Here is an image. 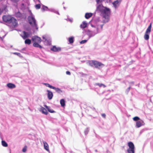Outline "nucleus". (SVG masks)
<instances>
[{
  "label": "nucleus",
  "instance_id": "44",
  "mask_svg": "<svg viewBox=\"0 0 153 153\" xmlns=\"http://www.w3.org/2000/svg\"><path fill=\"white\" fill-rule=\"evenodd\" d=\"M102 115V117L104 118H105V117H106V115L105 114H101Z\"/></svg>",
  "mask_w": 153,
  "mask_h": 153
},
{
  "label": "nucleus",
  "instance_id": "47",
  "mask_svg": "<svg viewBox=\"0 0 153 153\" xmlns=\"http://www.w3.org/2000/svg\"><path fill=\"white\" fill-rule=\"evenodd\" d=\"M67 20H68L69 21H70V22H72V19H70L69 18H68V19H67Z\"/></svg>",
  "mask_w": 153,
  "mask_h": 153
},
{
  "label": "nucleus",
  "instance_id": "41",
  "mask_svg": "<svg viewBox=\"0 0 153 153\" xmlns=\"http://www.w3.org/2000/svg\"><path fill=\"white\" fill-rule=\"evenodd\" d=\"M10 1L13 3H16L19 0H10Z\"/></svg>",
  "mask_w": 153,
  "mask_h": 153
},
{
  "label": "nucleus",
  "instance_id": "36",
  "mask_svg": "<svg viewBox=\"0 0 153 153\" xmlns=\"http://www.w3.org/2000/svg\"><path fill=\"white\" fill-rule=\"evenodd\" d=\"M45 84L46 85V86L47 87H48L51 88L53 89L54 88V87L53 86L51 85H50L48 83H45Z\"/></svg>",
  "mask_w": 153,
  "mask_h": 153
},
{
  "label": "nucleus",
  "instance_id": "24",
  "mask_svg": "<svg viewBox=\"0 0 153 153\" xmlns=\"http://www.w3.org/2000/svg\"><path fill=\"white\" fill-rule=\"evenodd\" d=\"M68 41L70 44L73 43L74 41V37L73 36H71L68 38Z\"/></svg>",
  "mask_w": 153,
  "mask_h": 153
},
{
  "label": "nucleus",
  "instance_id": "37",
  "mask_svg": "<svg viewBox=\"0 0 153 153\" xmlns=\"http://www.w3.org/2000/svg\"><path fill=\"white\" fill-rule=\"evenodd\" d=\"M131 85H130V86L127 89H126L125 91V93L126 94H128V92H129L130 89L131 88Z\"/></svg>",
  "mask_w": 153,
  "mask_h": 153
},
{
  "label": "nucleus",
  "instance_id": "10",
  "mask_svg": "<svg viewBox=\"0 0 153 153\" xmlns=\"http://www.w3.org/2000/svg\"><path fill=\"white\" fill-rule=\"evenodd\" d=\"M51 50L54 52H59L61 51V49L60 47H56L55 46H54L51 48Z\"/></svg>",
  "mask_w": 153,
  "mask_h": 153
},
{
  "label": "nucleus",
  "instance_id": "13",
  "mask_svg": "<svg viewBox=\"0 0 153 153\" xmlns=\"http://www.w3.org/2000/svg\"><path fill=\"white\" fill-rule=\"evenodd\" d=\"M120 3V2L116 0L113 2L112 4L114 7L116 9L119 6Z\"/></svg>",
  "mask_w": 153,
  "mask_h": 153
},
{
  "label": "nucleus",
  "instance_id": "21",
  "mask_svg": "<svg viewBox=\"0 0 153 153\" xmlns=\"http://www.w3.org/2000/svg\"><path fill=\"white\" fill-rule=\"evenodd\" d=\"M33 45L34 47L36 48H39L40 49L42 48V47L41 45H39L38 43L36 42H34L33 44Z\"/></svg>",
  "mask_w": 153,
  "mask_h": 153
},
{
  "label": "nucleus",
  "instance_id": "48",
  "mask_svg": "<svg viewBox=\"0 0 153 153\" xmlns=\"http://www.w3.org/2000/svg\"><path fill=\"white\" fill-rule=\"evenodd\" d=\"M25 6V4H24L23 3H22L21 4V7H24Z\"/></svg>",
  "mask_w": 153,
  "mask_h": 153
},
{
  "label": "nucleus",
  "instance_id": "9",
  "mask_svg": "<svg viewBox=\"0 0 153 153\" xmlns=\"http://www.w3.org/2000/svg\"><path fill=\"white\" fill-rule=\"evenodd\" d=\"M32 40L33 41H36L39 43H40L42 41L41 38L36 36L33 37Z\"/></svg>",
  "mask_w": 153,
  "mask_h": 153
},
{
  "label": "nucleus",
  "instance_id": "17",
  "mask_svg": "<svg viewBox=\"0 0 153 153\" xmlns=\"http://www.w3.org/2000/svg\"><path fill=\"white\" fill-rule=\"evenodd\" d=\"M44 106L48 110L49 112L51 113H53L55 112V111L52 109H51V108L47 106L46 105H44Z\"/></svg>",
  "mask_w": 153,
  "mask_h": 153
},
{
  "label": "nucleus",
  "instance_id": "55",
  "mask_svg": "<svg viewBox=\"0 0 153 153\" xmlns=\"http://www.w3.org/2000/svg\"><path fill=\"white\" fill-rule=\"evenodd\" d=\"M38 1L39 2H40V1L39 0H38Z\"/></svg>",
  "mask_w": 153,
  "mask_h": 153
},
{
  "label": "nucleus",
  "instance_id": "22",
  "mask_svg": "<svg viewBox=\"0 0 153 153\" xmlns=\"http://www.w3.org/2000/svg\"><path fill=\"white\" fill-rule=\"evenodd\" d=\"M95 60L89 61L88 62V64L90 66L93 67L94 66Z\"/></svg>",
  "mask_w": 153,
  "mask_h": 153
},
{
  "label": "nucleus",
  "instance_id": "57",
  "mask_svg": "<svg viewBox=\"0 0 153 153\" xmlns=\"http://www.w3.org/2000/svg\"><path fill=\"white\" fill-rule=\"evenodd\" d=\"M64 4V2H63V4Z\"/></svg>",
  "mask_w": 153,
  "mask_h": 153
},
{
  "label": "nucleus",
  "instance_id": "19",
  "mask_svg": "<svg viewBox=\"0 0 153 153\" xmlns=\"http://www.w3.org/2000/svg\"><path fill=\"white\" fill-rule=\"evenodd\" d=\"M48 11H51V12H53L59 15V12L56 10L54 8H48Z\"/></svg>",
  "mask_w": 153,
  "mask_h": 153
},
{
  "label": "nucleus",
  "instance_id": "35",
  "mask_svg": "<svg viewBox=\"0 0 153 153\" xmlns=\"http://www.w3.org/2000/svg\"><path fill=\"white\" fill-rule=\"evenodd\" d=\"M89 129L88 128H87L84 130V133L85 135H86L89 132Z\"/></svg>",
  "mask_w": 153,
  "mask_h": 153
},
{
  "label": "nucleus",
  "instance_id": "3",
  "mask_svg": "<svg viewBox=\"0 0 153 153\" xmlns=\"http://www.w3.org/2000/svg\"><path fill=\"white\" fill-rule=\"evenodd\" d=\"M101 13L104 19L103 20V22L105 23L108 22L109 21L110 13V9L105 7Z\"/></svg>",
  "mask_w": 153,
  "mask_h": 153
},
{
  "label": "nucleus",
  "instance_id": "38",
  "mask_svg": "<svg viewBox=\"0 0 153 153\" xmlns=\"http://www.w3.org/2000/svg\"><path fill=\"white\" fill-rule=\"evenodd\" d=\"M35 8L38 9L40 8V4H37L35 5Z\"/></svg>",
  "mask_w": 153,
  "mask_h": 153
},
{
  "label": "nucleus",
  "instance_id": "42",
  "mask_svg": "<svg viewBox=\"0 0 153 153\" xmlns=\"http://www.w3.org/2000/svg\"><path fill=\"white\" fill-rule=\"evenodd\" d=\"M129 85H131V86H132V85H133V84H134V82L132 81V82H129Z\"/></svg>",
  "mask_w": 153,
  "mask_h": 153
},
{
  "label": "nucleus",
  "instance_id": "53",
  "mask_svg": "<svg viewBox=\"0 0 153 153\" xmlns=\"http://www.w3.org/2000/svg\"><path fill=\"white\" fill-rule=\"evenodd\" d=\"M91 26L93 27H94V26L93 25H91Z\"/></svg>",
  "mask_w": 153,
  "mask_h": 153
},
{
  "label": "nucleus",
  "instance_id": "45",
  "mask_svg": "<svg viewBox=\"0 0 153 153\" xmlns=\"http://www.w3.org/2000/svg\"><path fill=\"white\" fill-rule=\"evenodd\" d=\"M15 55H17L18 56H19L20 55V53H17V52H15L13 53Z\"/></svg>",
  "mask_w": 153,
  "mask_h": 153
},
{
  "label": "nucleus",
  "instance_id": "56",
  "mask_svg": "<svg viewBox=\"0 0 153 153\" xmlns=\"http://www.w3.org/2000/svg\"><path fill=\"white\" fill-rule=\"evenodd\" d=\"M118 80H120V79H118Z\"/></svg>",
  "mask_w": 153,
  "mask_h": 153
},
{
  "label": "nucleus",
  "instance_id": "20",
  "mask_svg": "<svg viewBox=\"0 0 153 153\" xmlns=\"http://www.w3.org/2000/svg\"><path fill=\"white\" fill-rule=\"evenodd\" d=\"M92 15V14L91 13H86L85 14V17L86 19H88L91 17Z\"/></svg>",
  "mask_w": 153,
  "mask_h": 153
},
{
  "label": "nucleus",
  "instance_id": "7",
  "mask_svg": "<svg viewBox=\"0 0 153 153\" xmlns=\"http://www.w3.org/2000/svg\"><path fill=\"white\" fill-rule=\"evenodd\" d=\"M104 65L101 62L97 61H94V66L96 68L100 69L104 66Z\"/></svg>",
  "mask_w": 153,
  "mask_h": 153
},
{
  "label": "nucleus",
  "instance_id": "26",
  "mask_svg": "<svg viewBox=\"0 0 153 153\" xmlns=\"http://www.w3.org/2000/svg\"><path fill=\"white\" fill-rule=\"evenodd\" d=\"M53 89H54L59 94L62 92V91L59 88H56L54 87V88Z\"/></svg>",
  "mask_w": 153,
  "mask_h": 153
},
{
  "label": "nucleus",
  "instance_id": "5",
  "mask_svg": "<svg viewBox=\"0 0 153 153\" xmlns=\"http://www.w3.org/2000/svg\"><path fill=\"white\" fill-rule=\"evenodd\" d=\"M152 28V23H151L146 29L144 35V39L147 40H148L149 38V34L150 33Z\"/></svg>",
  "mask_w": 153,
  "mask_h": 153
},
{
  "label": "nucleus",
  "instance_id": "31",
  "mask_svg": "<svg viewBox=\"0 0 153 153\" xmlns=\"http://www.w3.org/2000/svg\"><path fill=\"white\" fill-rule=\"evenodd\" d=\"M42 10L43 11H48V7L47 6H46L43 5H42Z\"/></svg>",
  "mask_w": 153,
  "mask_h": 153
},
{
  "label": "nucleus",
  "instance_id": "18",
  "mask_svg": "<svg viewBox=\"0 0 153 153\" xmlns=\"http://www.w3.org/2000/svg\"><path fill=\"white\" fill-rule=\"evenodd\" d=\"M87 23L85 21H83L82 23L80 25V27L82 28H84L87 27Z\"/></svg>",
  "mask_w": 153,
  "mask_h": 153
},
{
  "label": "nucleus",
  "instance_id": "33",
  "mask_svg": "<svg viewBox=\"0 0 153 153\" xmlns=\"http://www.w3.org/2000/svg\"><path fill=\"white\" fill-rule=\"evenodd\" d=\"M133 119L134 121L137 122L141 120L140 118L139 117L137 116H136L133 117Z\"/></svg>",
  "mask_w": 153,
  "mask_h": 153
},
{
  "label": "nucleus",
  "instance_id": "39",
  "mask_svg": "<svg viewBox=\"0 0 153 153\" xmlns=\"http://www.w3.org/2000/svg\"><path fill=\"white\" fill-rule=\"evenodd\" d=\"M87 41H88V39L83 40H82V41H81L80 42V43L81 44H83L85 43Z\"/></svg>",
  "mask_w": 153,
  "mask_h": 153
},
{
  "label": "nucleus",
  "instance_id": "15",
  "mask_svg": "<svg viewBox=\"0 0 153 153\" xmlns=\"http://www.w3.org/2000/svg\"><path fill=\"white\" fill-rule=\"evenodd\" d=\"M7 86L10 88L13 89L16 88V85L12 83H8L7 85Z\"/></svg>",
  "mask_w": 153,
  "mask_h": 153
},
{
  "label": "nucleus",
  "instance_id": "30",
  "mask_svg": "<svg viewBox=\"0 0 153 153\" xmlns=\"http://www.w3.org/2000/svg\"><path fill=\"white\" fill-rule=\"evenodd\" d=\"M25 42L26 44L30 45L31 43V41L29 39H27L25 40Z\"/></svg>",
  "mask_w": 153,
  "mask_h": 153
},
{
  "label": "nucleus",
  "instance_id": "23",
  "mask_svg": "<svg viewBox=\"0 0 153 153\" xmlns=\"http://www.w3.org/2000/svg\"><path fill=\"white\" fill-rule=\"evenodd\" d=\"M128 146L129 147V148H134V145L133 143L130 142L128 143Z\"/></svg>",
  "mask_w": 153,
  "mask_h": 153
},
{
  "label": "nucleus",
  "instance_id": "14",
  "mask_svg": "<svg viewBox=\"0 0 153 153\" xmlns=\"http://www.w3.org/2000/svg\"><path fill=\"white\" fill-rule=\"evenodd\" d=\"M43 143L44 144V149L47 151L49 152V146L47 143L45 141H43Z\"/></svg>",
  "mask_w": 153,
  "mask_h": 153
},
{
  "label": "nucleus",
  "instance_id": "50",
  "mask_svg": "<svg viewBox=\"0 0 153 153\" xmlns=\"http://www.w3.org/2000/svg\"><path fill=\"white\" fill-rule=\"evenodd\" d=\"M25 48H23V49H22V50L23 51H24V50H25Z\"/></svg>",
  "mask_w": 153,
  "mask_h": 153
},
{
  "label": "nucleus",
  "instance_id": "16",
  "mask_svg": "<svg viewBox=\"0 0 153 153\" xmlns=\"http://www.w3.org/2000/svg\"><path fill=\"white\" fill-rule=\"evenodd\" d=\"M15 16L16 17L19 18H22L23 15L19 12H18L15 13Z\"/></svg>",
  "mask_w": 153,
  "mask_h": 153
},
{
  "label": "nucleus",
  "instance_id": "6",
  "mask_svg": "<svg viewBox=\"0 0 153 153\" xmlns=\"http://www.w3.org/2000/svg\"><path fill=\"white\" fill-rule=\"evenodd\" d=\"M97 6L96 11L97 12L101 13L105 8V7H104L102 4H99Z\"/></svg>",
  "mask_w": 153,
  "mask_h": 153
},
{
  "label": "nucleus",
  "instance_id": "51",
  "mask_svg": "<svg viewBox=\"0 0 153 153\" xmlns=\"http://www.w3.org/2000/svg\"><path fill=\"white\" fill-rule=\"evenodd\" d=\"M6 34L4 36H3V38H4L5 37V36H6Z\"/></svg>",
  "mask_w": 153,
  "mask_h": 153
},
{
  "label": "nucleus",
  "instance_id": "54",
  "mask_svg": "<svg viewBox=\"0 0 153 153\" xmlns=\"http://www.w3.org/2000/svg\"><path fill=\"white\" fill-rule=\"evenodd\" d=\"M63 8H64L65 9V8H66L65 7H63Z\"/></svg>",
  "mask_w": 153,
  "mask_h": 153
},
{
  "label": "nucleus",
  "instance_id": "43",
  "mask_svg": "<svg viewBox=\"0 0 153 153\" xmlns=\"http://www.w3.org/2000/svg\"><path fill=\"white\" fill-rule=\"evenodd\" d=\"M27 151V149L26 148H24L22 150V151L23 152H25Z\"/></svg>",
  "mask_w": 153,
  "mask_h": 153
},
{
  "label": "nucleus",
  "instance_id": "29",
  "mask_svg": "<svg viewBox=\"0 0 153 153\" xmlns=\"http://www.w3.org/2000/svg\"><path fill=\"white\" fill-rule=\"evenodd\" d=\"M94 85H95V86L98 85L100 87H101L103 86L104 88H105L106 86L105 85H104L103 84L101 83H95L94 84Z\"/></svg>",
  "mask_w": 153,
  "mask_h": 153
},
{
  "label": "nucleus",
  "instance_id": "8",
  "mask_svg": "<svg viewBox=\"0 0 153 153\" xmlns=\"http://www.w3.org/2000/svg\"><path fill=\"white\" fill-rule=\"evenodd\" d=\"M144 124L145 123L144 121L143 120H141L136 122L135 127L137 128H139L142 126L144 125Z\"/></svg>",
  "mask_w": 153,
  "mask_h": 153
},
{
  "label": "nucleus",
  "instance_id": "52",
  "mask_svg": "<svg viewBox=\"0 0 153 153\" xmlns=\"http://www.w3.org/2000/svg\"><path fill=\"white\" fill-rule=\"evenodd\" d=\"M95 152H97V149H95Z\"/></svg>",
  "mask_w": 153,
  "mask_h": 153
},
{
  "label": "nucleus",
  "instance_id": "28",
  "mask_svg": "<svg viewBox=\"0 0 153 153\" xmlns=\"http://www.w3.org/2000/svg\"><path fill=\"white\" fill-rule=\"evenodd\" d=\"M127 151L128 153H134V148H129Z\"/></svg>",
  "mask_w": 153,
  "mask_h": 153
},
{
  "label": "nucleus",
  "instance_id": "27",
  "mask_svg": "<svg viewBox=\"0 0 153 153\" xmlns=\"http://www.w3.org/2000/svg\"><path fill=\"white\" fill-rule=\"evenodd\" d=\"M60 103L62 107H63L65 105V101L64 99H62L60 100Z\"/></svg>",
  "mask_w": 153,
  "mask_h": 153
},
{
  "label": "nucleus",
  "instance_id": "11",
  "mask_svg": "<svg viewBox=\"0 0 153 153\" xmlns=\"http://www.w3.org/2000/svg\"><path fill=\"white\" fill-rule=\"evenodd\" d=\"M23 33L24 35V36L22 35V34H21L20 36L22 37L23 39H25L29 36V34L28 32L25 31H23Z\"/></svg>",
  "mask_w": 153,
  "mask_h": 153
},
{
  "label": "nucleus",
  "instance_id": "2",
  "mask_svg": "<svg viewBox=\"0 0 153 153\" xmlns=\"http://www.w3.org/2000/svg\"><path fill=\"white\" fill-rule=\"evenodd\" d=\"M2 19L4 22L8 24H11L15 27L18 25L16 20L10 16L4 15L2 17Z\"/></svg>",
  "mask_w": 153,
  "mask_h": 153
},
{
  "label": "nucleus",
  "instance_id": "4",
  "mask_svg": "<svg viewBox=\"0 0 153 153\" xmlns=\"http://www.w3.org/2000/svg\"><path fill=\"white\" fill-rule=\"evenodd\" d=\"M32 15L29 16L28 17V20L30 24L33 27H35L36 30H38V27L36 23V20L35 19L34 16L32 15V13H31Z\"/></svg>",
  "mask_w": 153,
  "mask_h": 153
},
{
  "label": "nucleus",
  "instance_id": "49",
  "mask_svg": "<svg viewBox=\"0 0 153 153\" xmlns=\"http://www.w3.org/2000/svg\"><path fill=\"white\" fill-rule=\"evenodd\" d=\"M116 0L117 1H118V2H120H120L122 1V0Z\"/></svg>",
  "mask_w": 153,
  "mask_h": 153
},
{
  "label": "nucleus",
  "instance_id": "34",
  "mask_svg": "<svg viewBox=\"0 0 153 153\" xmlns=\"http://www.w3.org/2000/svg\"><path fill=\"white\" fill-rule=\"evenodd\" d=\"M42 38L45 39L44 41V42L46 43V45H48L49 44V40H48L47 39H45V37L44 36H42Z\"/></svg>",
  "mask_w": 153,
  "mask_h": 153
},
{
  "label": "nucleus",
  "instance_id": "46",
  "mask_svg": "<svg viewBox=\"0 0 153 153\" xmlns=\"http://www.w3.org/2000/svg\"><path fill=\"white\" fill-rule=\"evenodd\" d=\"M66 74L67 75H70L71 74V73L69 71H67L66 72Z\"/></svg>",
  "mask_w": 153,
  "mask_h": 153
},
{
  "label": "nucleus",
  "instance_id": "40",
  "mask_svg": "<svg viewBox=\"0 0 153 153\" xmlns=\"http://www.w3.org/2000/svg\"><path fill=\"white\" fill-rule=\"evenodd\" d=\"M97 4L101 3L102 2V0H96Z\"/></svg>",
  "mask_w": 153,
  "mask_h": 153
},
{
  "label": "nucleus",
  "instance_id": "12",
  "mask_svg": "<svg viewBox=\"0 0 153 153\" xmlns=\"http://www.w3.org/2000/svg\"><path fill=\"white\" fill-rule=\"evenodd\" d=\"M48 92V97L49 100H51L53 97V94L52 92L50 91L49 90H48L47 91Z\"/></svg>",
  "mask_w": 153,
  "mask_h": 153
},
{
  "label": "nucleus",
  "instance_id": "1",
  "mask_svg": "<svg viewBox=\"0 0 153 153\" xmlns=\"http://www.w3.org/2000/svg\"><path fill=\"white\" fill-rule=\"evenodd\" d=\"M104 24L98 25L97 27H96V30L93 31L90 30H89L86 31V33L88 36V39L91 38L94 36L95 35L101 32L102 30L103 26Z\"/></svg>",
  "mask_w": 153,
  "mask_h": 153
},
{
  "label": "nucleus",
  "instance_id": "32",
  "mask_svg": "<svg viewBox=\"0 0 153 153\" xmlns=\"http://www.w3.org/2000/svg\"><path fill=\"white\" fill-rule=\"evenodd\" d=\"M2 145L4 147H7L8 146L7 143L4 140H2L1 141Z\"/></svg>",
  "mask_w": 153,
  "mask_h": 153
},
{
  "label": "nucleus",
  "instance_id": "25",
  "mask_svg": "<svg viewBox=\"0 0 153 153\" xmlns=\"http://www.w3.org/2000/svg\"><path fill=\"white\" fill-rule=\"evenodd\" d=\"M41 110L42 113L46 115L48 114V113L47 111L46 110V109H45V108L42 107V108Z\"/></svg>",
  "mask_w": 153,
  "mask_h": 153
}]
</instances>
